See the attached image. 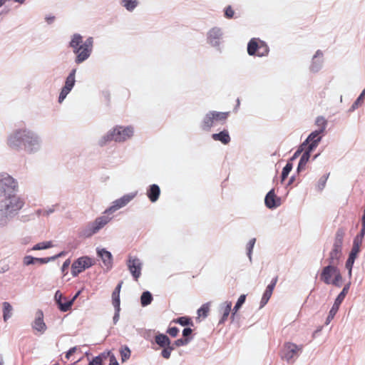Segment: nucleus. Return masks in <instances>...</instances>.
I'll return each mask as SVG.
<instances>
[{"instance_id": "f257e3e1", "label": "nucleus", "mask_w": 365, "mask_h": 365, "mask_svg": "<svg viewBox=\"0 0 365 365\" xmlns=\"http://www.w3.org/2000/svg\"><path fill=\"white\" fill-rule=\"evenodd\" d=\"M7 145L13 150L31 155L41 150L42 139L36 132L31 129L17 128L9 135Z\"/></svg>"}, {"instance_id": "f03ea898", "label": "nucleus", "mask_w": 365, "mask_h": 365, "mask_svg": "<svg viewBox=\"0 0 365 365\" xmlns=\"http://www.w3.org/2000/svg\"><path fill=\"white\" fill-rule=\"evenodd\" d=\"M94 39L88 37L83 41V36L80 34H74L71 36L68 46L72 48L76 54L75 63L81 64L86 61L91 55L93 48Z\"/></svg>"}, {"instance_id": "7ed1b4c3", "label": "nucleus", "mask_w": 365, "mask_h": 365, "mask_svg": "<svg viewBox=\"0 0 365 365\" xmlns=\"http://www.w3.org/2000/svg\"><path fill=\"white\" fill-rule=\"evenodd\" d=\"M25 204L21 197L0 200V227H6L22 209Z\"/></svg>"}, {"instance_id": "20e7f679", "label": "nucleus", "mask_w": 365, "mask_h": 365, "mask_svg": "<svg viewBox=\"0 0 365 365\" xmlns=\"http://www.w3.org/2000/svg\"><path fill=\"white\" fill-rule=\"evenodd\" d=\"M133 128L130 125L126 127L116 125L101 137L98 141V145L103 147L112 140L115 142L125 141L133 136Z\"/></svg>"}, {"instance_id": "39448f33", "label": "nucleus", "mask_w": 365, "mask_h": 365, "mask_svg": "<svg viewBox=\"0 0 365 365\" xmlns=\"http://www.w3.org/2000/svg\"><path fill=\"white\" fill-rule=\"evenodd\" d=\"M18 182L6 173H0V197L13 198L17 195Z\"/></svg>"}, {"instance_id": "423d86ee", "label": "nucleus", "mask_w": 365, "mask_h": 365, "mask_svg": "<svg viewBox=\"0 0 365 365\" xmlns=\"http://www.w3.org/2000/svg\"><path fill=\"white\" fill-rule=\"evenodd\" d=\"M229 115V112L210 110L204 115L200 123V128L203 131H210L217 123H225Z\"/></svg>"}, {"instance_id": "0eeeda50", "label": "nucleus", "mask_w": 365, "mask_h": 365, "mask_svg": "<svg viewBox=\"0 0 365 365\" xmlns=\"http://www.w3.org/2000/svg\"><path fill=\"white\" fill-rule=\"evenodd\" d=\"M110 220L111 217L106 215L97 217L94 221L88 223L81 228L79 231V237L84 238L91 237L103 228Z\"/></svg>"}, {"instance_id": "6e6552de", "label": "nucleus", "mask_w": 365, "mask_h": 365, "mask_svg": "<svg viewBox=\"0 0 365 365\" xmlns=\"http://www.w3.org/2000/svg\"><path fill=\"white\" fill-rule=\"evenodd\" d=\"M94 264L93 259L88 256L80 257L71 264V274L73 277L78 276L86 269L90 268Z\"/></svg>"}, {"instance_id": "1a4fd4ad", "label": "nucleus", "mask_w": 365, "mask_h": 365, "mask_svg": "<svg viewBox=\"0 0 365 365\" xmlns=\"http://www.w3.org/2000/svg\"><path fill=\"white\" fill-rule=\"evenodd\" d=\"M223 35L222 29L220 27L215 26L207 33V43L221 52L220 46L223 42Z\"/></svg>"}, {"instance_id": "9d476101", "label": "nucleus", "mask_w": 365, "mask_h": 365, "mask_svg": "<svg viewBox=\"0 0 365 365\" xmlns=\"http://www.w3.org/2000/svg\"><path fill=\"white\" fill-rule=\"evenodd\" d=\"M77 68H73L71 69L68 76L66 78L65 83L61 88L58 101L61 103L66 98L68 94L72 91L76 83V73Z\"/></svg>"}, {"instance_id": "9b49d317", "label": "nucleus", "mask_w": 365, "mask_h": 365, "mask_svg": "<svg viewBox=\"0 0 365 365\" xmlns=\"http://www.w3.org/2000/svg\"><path fill=\"white\" fill-rule=\"evenodd\" d=\"M322 139V135H317V133H311L300 145L301 147L303 148V152L308 153V154L311 155L317 148Z\"/></svg>"}, {"instance_id": "f8f14e48", "label": "nucleus", "mask_w": 365, "mask_h": 365, "mask_svg": "<svg viewBox=\"0 0 365 365\" xmlns=\"http://www.w3.org/2000/svg\"><path fill=\"white\" fill-rule=\"evenodd\" d=\"M136 195V192H130L124 195L121 197L114 200L112 202V205L107 208L104 213H113L116 210L127 205Z\"/></svg>"}, {"instance_id": "ddd939ff", "label": "nucleus", "mask_w": 365, "mask_h": 365, "mask_svg": "<svg viewBox=\"0 0 365 365\" xmlns=\"http://www.w3.org/2000/svg\"><path fill=\"white\" fill-rule=\"evenodd\" d=\"M127 265L133 279L137 281L141 275L142 262L138 258L130 257L127 262Z\"/></svg>"}, {"instance_id": "4468645a", "label": "nucleus", "mask_w": 365, "mask_h": 365, "mask_svg": "<svg viewBox=\"0 0 365 365\" xmlns=\"http://www.w3.org/2000/svg\"><path fill=\"white\" fill-rule=\"evenodd\" d=\"M265 206L270 210H274L279 207L282 204L281 197L275 194L274 189H271L264 197Z\"/></svg>"}, {"instance_id": "2eb2a0df", "label": "nucleus", "mask_w": 365, "mask_h": 365, "mask_svg": "<svg viewBox=\"0 0 365 365\" xmlns=\"http://www.w3.org/2000/svg\"><path fill=\"white\" fill-rule=\"evenodd\" d=\"M301 349L296 344H285L282 350V358L289 361L297 355Z\"/></svg>"}, {"instance_id": "dca6fc26", "label": "nucleus", "mask_w": 365, "mask_h": 365, "mask_svg": "<svg viewBox=\"0 0 365 365\" xmlns=\"http://www.w3.org/2000/svg\"><path fill=\"white\" fill-rule=\"evenodd\" d=\"M278 280V277L276 276L274 278L272 279L270 283L267 286L265 291L263 293L262 297L260 301V306L259 308L264 307L268 301L269 300L270 297H272L273 290L276 286V284Z\"/></svg>"}, {"instance_id": "f3484780", "label": "nucleus", "mask_w": 365, "mask_h": 365, "mask_svg": "<svg viewBox=\"0 0 365 365\" xmlns=\"http://www.w3.org/2000/svg\"><path fill=\"white\" fill-rule=\"evenodd\" d=\"M96 253L98 257L101 259L103 264L110 270L113 267V255L110 252L105 248H97Z\"/></svg>"}, {"instance_id": "a211bd4d", "label": "nucleus", "mask_w": 365, "mask_h": 365, "mask_svg": "<svg viewBox=\"0 0 365 365\" xmlns=\"http://www.w3.org/2000/svg\"><path fill=\"white\" fill-rule=\"evenodd\" d=\"M338 267L334 266H325L320 273V280L326 284H330L334 274L336 272Z\"/></svg>"}, {"instance_id": "6ab92c4d", "label": "nucleus", "mask_w": 365, "mask_h": 365, "mask_svg": "<svg viewBox=\"0 0 365 365\" xmlns=\"http://www.w3.org/2000/svg\"><path fill=\"white\" fill-rule=\"evenodd\" d=\"M323 53L321 50H317L313 56L309 70L312 73L319 72L322 68L323 65Z\"/></svg>"}, {"instance_id": "aec40b11", "label": "nucleus", "mask_w": 365, "mask_h": 365, "mask_svg": "<svg viewBox=\"0 0 365 365\" xmlns=\"http://www.w3.org/2000/svg\"><path fill=\"white\" fill-rule=\"evenodd\" d=\"M32 327L34 329L43 333L46 329V325L43 322V313L38 309L36 314V318L33 322Z\"/></svg>"}, {"instance_id": "412c9836", "label": "nucleus", "mask_w": 365, "mask_h": 365, "mask_svg": "<svg viewBox=\"0 0 365 365\" xmlns=\"http://www.w3.org/2000/svg\"><path fill=\"white\" fill-rule=\"evenodd\" d=\"M48 262H50L49 257H34L31 255H26L23 258V263L26 266L35 264L36 263L43 264Z\"/></svg>"}, {"instance_id": "4be33fe9", "label": "nucleus", "mask_w": 365, "mask_h": 365, "mask_svg": "<svg viewBox=\"0 0 365 365\" xmlns=\"http://www.w3.org/2000/svg\"><path fill=\"white\" fill-rule=\"evenodd\" d=\"M346 230L344 227H339L336 232L333 247L342 250L344 237Z\"/></svg>"}, {"instance_id": "5701e85b", "label": "nucleus", "mask_w": 365, "mask_h": 365, "mask_svg": "<svg viewBox=\"0 0 365 365\" xmlns=\"http://www.w3.org/2000/svg\"><path fill=\"white\" fill-rule=\"evenodd\" d=\"M160 195V187L157 184L150 185L147 190V196L152 202H156Z\"/></svg>"}, {"instance_id": "b1692460", "label": "nucleus", "mask_w": 365, "mask_h": 365, "mask_svg": "<svg viewBox=\"0 0 365 365\" xmlns=\"http://www.w3.org/2000/svg\"><path fill=\"white\" fill-rule=\"evenodd\" d=\"M261 40L256 38H252L247 43V53L250 56H257Z\"/></svg>"}, {"instance_id": "393cba45", "label": "nucleus", "mask_w": 365, "mask_h": 365, "mask_svg": "<svg viewBox=\"0 0 365 365\" xmlns=\"http://www.w3.org/2000/svg\"><path fill=\"white\" fill-rule=\"evenodd\" d=\"M211 137L214 140L220 141L224 145H227L231 140L229 132L226 129H224L217 133L212 134Z\"/></svg>"}, {"instance_id": "a878e982", "label": "nucleus", "mask_w": 365, "mask_h": 365, "mask_svg": "<svg viewBox=\"0 0 365 365\" xmlns=\"http://www.w3.org/2000/svg\"><path fill=\"white\" fill-rule=\"evenodd\" d=\"M192 327H186L182 331V338L175 340L174 342H190L193 339L195 335Z\"/></svg>"}, {"instance_id": "bb28decb", "label": "nucleus", "mask_w": 365, "mask_h": 365, "mask_svg": "<svg viewBox=\"0 0 365 365\" xmlns=\"http://www.w3.org/2000/svg\"><path fill=\"white\" fill-rule=\"evenodd\" d=\"M172 323L178 324L185 327L188 326L194 327L193 321L192 320L191 317L188 316H183L174 319L171 321L170 324Z\"/></svg>"}, {"instance_id": "cd10ccee", "label": "nucleus", "mask_w": 365, "mask_h": 365, "mask_svg": "<svg viewBox=\"0 0 365 365\" xmlns=\"http://www.w3.org/2000/svg\"><path fill=\"white\" fill-rule=\"evenodd\" d=\"M315 123L319 127L317 130L312 131V133H317V135H322V134L325 132L327 121L322 116H318L316 119Z\"/></svg>"}, {"instance_id": "c85d7f7f", "label": "nucleus", "mask_w": 365, "mask_h": 365, "mask_svg": "<svg viewBox=\"0 0 365 365\" xmlns=\"http://www.w3.org/2000/svg\"><path fill=\"white\" fill-rule=\"evenodd\" d=\"M54 300H55V302L58 308V309L62 312H68V310H66L62 308L61 306H63L65 304H63V300L66 301L67 300V298L63 297V295L62 294V293L59 291V290H57L54 294Z\"/></svg>"}, {"instance_id": "c756f323", "label": "nucleus", "mask_w": 365, "mask_h": 365, "mask_svg": "<svg viewBox=\"0 0 365 365\" xmlns=\"http://www.w3.org/2000/svg\"><path fill=\"white\" fill-rule=\"evenodd\" d=\"M246 297L247 295L246 294H241L240 296V297L238 298L236 304H235L234 306V308L232 309V312L231 313V317L230 318L232 319V320L233 321L234 319H235V314H237V312H238V310L242 307V305L245 304V300H246Z\"/></svg>"}, {"instance_id": "7c9ffc66", "label": "nucleus", "mask_w": 365, "mask_h": 365, "mask_svg": "<svg viewBox=\"0 0 365 365\" xmlns=\"http://www.w3.org/2000/svg\"><path fill=\"white\" fill-rule=\"evenodd\" d=\"M123 284V282H120L117 286L115 287V289L113 290L112 293V302L113 305H118L120 304V289Z\"/></svg>"}, {"instance_id": "2f4dec72", "label": "nucleus", "mask_w": 365, "mask_h": 365, "mask_svg": "<svg viewBox=\"0 0 365 365\" xmlns=\"http://www.w3.org/2000/svg\"><path fill=\"white\" fill-rule=\"evenodd\" d=\"M153 299V294L149 291H144L140 296V304L147 307L151 304Z\"/></svg>"}, {"instance_id": "473e14b6", "label": "nucleus", "mask_w": 365, "mask_h": 365, "mask_svg": "<svg viewBox=\"0 0 365 365\" xmlns=\"http://www.w3.org/2000/svg\"><path fill=\"white\" fill-rule=\"evenodd\" d=\"M139 2L138 0H121L120 4L128 11H133L138 5Z\"/></svg>"}, {"instance_id": "72a5a7b5", "label": "nucleus", "mask_w": 365, "mask_h": 365, "mask_svg": "<svg viewBox=\"0 0 365 365\" xmlns=\"http://www.w3.org/2000/svg\"><path fill=\"white\" fill-rule=\"evenodd\" d=\"M3 305V318L5 322L10 319L12 316L13 307L10 303L4 302Z\"/></svg>"}, {"instance_id": "f704fd0d", "label": "nucleus", "mask_w": 365, "mask_h": 365, "mask_svg": "<svg viewBox=\"0 0 365 365\" xmlns=\"http://www.w3.org/2000/svg\"><path fill=\"white\" fill-rule=\"evenodd\" d=\"M53 246V242L51 241L41 242L34 245L31 249L28 250L27 252L31 250H47L52 247Z\"/></svg>"}, {"instance_id": "c9c22d12", "label": "nucleus", "mask_w": 365, "mask_h": 365, "mask_svg": "<svg viewBox=\"0 0 365 365\" xmlns=\"http://www.w3.org/2000/svg\"><path fill=\"white\" fill-rule=\"evenodd\" d=\"M364 98H365V88L361 91L360 95L358 96V98L356 99V101L353 103V104L349 109V112H353L356 108H358L359 106L364 102Z\"/></svg>"}, {"instance_id": "e433bc0d", "label": "nucleus", "mask_w": 365, "mask_h": 365, "mask_svg": "<svg viewBox=\"0 0 365 365\" xmlns=\"http://www.w3.org/2000/svg\"><path fill=\"white\" fill-rule=\"evenodd\" d=\"M342 279V274L340 272V269L338 268L336 272L333 277V279L330 282V284H332L336 287H340L341 286Z\"/></svg>"}, {"instance_id": "4c0bfd02", "label": "nucleus", "mask_w": 365, "mask_h": 365, "mask_svg": "<svg viewBox=\"0 0 365 365\" xmlns=\"http://www.w3.org/2000/svg\"><path fill=\"white\" fill-rule=\"evenodd\" d=\"M293 168V163H287L285 165V166L283 168L282 173H281V183H283L284 180L288 177L289 173Z\"/></svg>"}, {"instance_id": "58836bf2", "label": "nucleus", "mask_w": 365, "mask_h": 365, "mask_svg": "<svg viewBox=\"0 0 365 365\" xmlns=\"http://www.w3.org/2000/svg\"><path fill=\"white\" fill-rule=\"evenodd\" d=\"M158 345H159L160 347H162L163 348V351H162V356L165 358V359H168L170 356V352L173 349H174V346H170V344H157Z\"/></svg>"}, {"instance_id": "ea45409f", "label": "nucleus", "mask_w": 365, "mask_h": 365, "mask_svg": "<svg viewBox=\"0 0 365 365\" xmlns=\"http://www.w3.org/2000/svg\"><path fill=\"white\" fill-rule=\"evenodd\" d=\"M339 307H336L335 305H332L331 309L329 312L328 316L325 320L324 324L328 325L330 324L331 320L334 318L335 315L339 311Z\"/></svg>"}, {"instance_id": "a19ab883", "label": "nucleus", "mask_w": 365, "mask_h": 365, "mask_svg": "<svg viewBox=\"0 0 365 365\" xmlns=\"http://www.w3.org/2000/svg\"><path fill=\"white\" fill-rule=\"evenodd\" d=\"M255 242H256V238H252L250 240V241L247 244V247H246L247 255L250 262H252V251H253V248L255 245Z\"/></svg>"}, {"instance_id": "79ce46f5", "label": "nucleus", "mask_w": 365, "mask_h": 365, "mask_svg": "<svg viewBox=\"0 0 365 365\" xmlns=\"http://www.w3.org/2000/svg\"><path fill=\"white\" fill-rule=\"evenodd\" d=\"M81 291H78L76 294L72 297L71 299H67L65 304L63 306H61L63 309L69 311L71 309L72 305L73 304L76 299L78 297V296L81 294Z\"/></svg>"}, {"instance_id": "37998d69", "label": "nucleus", "mask_w": 365, "mask_h": 365, "mask_svg": "<svg viewBox=\"0 0 365 365\" xmlns=\"http://www.w3.org/2000/svg\"><path fill=\"white\" fill-rule=\"evenodd\" d=\"M108 362L109 365H119L115 356L110 351L105 352V364Z\"/></svg>"}, {"instance_id": "c03bdc74", "label": "nucleus", "mask_w": 365, "mask_h": 365, "mask_svg": "<svg viewBox=\"0 0 365 365\" xmlns=\"http://www.w3.org/2000/svg\"><path fill=\"white\" fill-rule=\"evenodd\" d=\"M210 309V304L205 303L202 304L198 309H197V314L199 317H202L203 318H205L208 315Z\"/></svg>"}, {"instance_id": "a18cd8bd", "label": "nucleus", "mask_w": 365, "mask_h": 365, "mask_svg": "<svg viewBox=\"0 0 365 365\" xmlns=\"http://www.w3.org/2000/svg\"><path fill=\"white\" fill-rule=\"evenodd\" d=\"M151 342H171L170 339L166 334L156 332L155 335V341Z\"/></svg>"}, {"instance_id": "49530a36", "label": "nucleus", "mask_w": 365, "mask_h": 365, "mask_svg": "<svg viewBox=\"0 0 365 365\" xmlns=\"http://www.w3.org/2000/svg\"><path fill=\"white\" fill-rule=\"evenodd\" d=\"M105 364V352L99 356L95 357L90 363L89 365H104Z\"/></svg>"}, {"instance_id": "de8ad7c7", "label": "nucleus", "mask_w": 365, "mask_h": 365, "mask_svg": "<svg viewBox=\"0 0 365 365\" xmlns=\"http://www.w3.org/2000/svg\"><path fill=\"white\" fill-rule=\"evenodd\" d=\"M269 51V49L268 46L265 43L264 41H262L260 46H259V52L257 53V56H259V57L265 56L268 54Z\"/></svg>"}, {"instance_id": "09e8293b", "label": "nucleus", "mask_w": 365, "mask_h": 365, "mask_svg": "<svg viewBox=\"0 0 365 365\" xmlns=\"http://www.w3.org/2000/svg\"><path fill=\"white\" fill-rule=\"evenodd\" d=\"M329 255L340 262L341 258L342 257V250L332 247L329 252Z\"/></svg>"}, {"instance_id": "8fccbe9b", "label": "nucleus", "mask_w": 365, "mask_h": 365, "mask_svg": "<svg viewBox=\"0 0 365 365\" xmlns=\"http://www.w3.org/2000/svg\"><path fill=\"white\" fill-rule=\"evenodd\" d=\"M329 173H328L327 175H324L319 178L318 185H317V189L319 191H322L324 190V188L326 185L327 180L329 178Z\"/></svg>"}, {"instance_id": "3c124183", "label": "nucleus", "mask_w": 365, "mask_h": 365, "mask_svg": "<svg viewBox=\"0 0 365 365\" xmlns=\"http://www.w3.org/2000/svg\"><path fill=\"white\" fill-rule=\"evenodd\" d=\"M357 256L356 255H352V254H349V256H348V258L346 261V263H345V267H353L354 266V262L356 259Z\"/></svg>"}, {"instance_id": "603ef678", "label": "nucleus", "mask_w": 365, "mask_h": 365, "mask_svg": "<svg viewBox=\"0 0 365 365\" xmlns=\"http://www.w3.org/2000/svg\"><path fill=\"white\" fill-rule=\"evenodd\" d=\"M122 361H125L130 356V351L128 347H125L120 350Z\"/></svg>"}, {"instance_id": "864d4df0", "label": "nucleus", "mask_w": 365, "mask_h": 365, "mask_svg": "<svg viewBox=\"0 0 365 365\" xmlns=\"http://www.w3.org/2000/svg\"><path fill=\"white\" fill-rule=\"evenodd\" d=\"M346 296V295H345L344 292H340L336 297L333 304L335 305L336 307H339L343 301L344 300Z\"/></svg>"}, {"instance_id": "5fc2aeb1", "label": "nucleus", "mask_w": 365, "mask_h": 365, "mask_svg": "<svg viewBox=\"0 0 365 365\" xmlns=\"http://www.w3.org/2000/svg\"><path fill=\"white\" fill-rule=\"evenodd\" d=\"M302 152L303 148H302L301 145H299L297 150L292 155V156L287 160V163H292L294 160L299 158V156L302 153Z\"/></svg>"}, {"instance_id": "6e6d98bb", "label": "nucleus", "mask_w": 365, "mask_h": 365, "mask_svg": "<svg viewBox=\"0 0 365 365\" xmlns=\"http://www.w3.org/2000/svg\"><path fill=\"white\" fill-rule=\"evenodd\" d=\"M224 14H225V16L227 19H230L233 18L234 14H235V11H234V10H233V9L232 8L231 6H227L225 9Z\"/></svg>"}, {"instance_id": "4d7b16f0", "label": "nucleus", "mask_w": 365, "mask_h": 365, "mask_svg": "<svg viewBox=\"0 0 365 365\" xmlns=\"http://www.w3.org/2000/svg\"><path fill=\"white\" fill-rule=\"evenodd\" d=\"M166 333L170 334L172 337H176L179 333V329L176 327H168Z\"/></svg>"}, {"instance_id": "13d9d810", "label": "nucleus", "mask_w": 365, "mask_h": 365, "mask_svg": "<svg viewBox=\"0 0 365 365\" xmlns=\"http://www.w3.org/2000/svg\"><path fill=\"white\" fill-rule=\"evenodd\" d=\"M311 158V155L308 154V153L302 152L301 158L299 159V163L307 165L309 160Z\"/></svg>"}, {"instance_id": "bf43d9fd", "label": "nucleus", "mask_w": 365, "mask_h": 365, "mask_svg": "<svg viewBox=\"0 0 365 365\" xmlns=\"http://www.w3.org/2000/svg\"><path fill=\"white\" fill-rule=\"evenodd\" d=\"M114 307V309H115V314H114V316L113 317V323L114 324H116V322L118 321L119 319V317H120V306H117V305H113Z\"/></svg>"}, {"instance_id": "052dcab7", "label": "nucleus", "mask_w": 365, "mask_h": 365, "mask_svg": "<svg viewBox=\"0 0 365 365\" xmlns=\"http://www.w3.org/2000/svg\"><path fill=\"white\" fill-rule=\"evenodd\" d=\"M327 262H328V264L327 266H334V267H337L340 263L336 259H335L334 257H331L329 255V257L327 259Z\"/></svg>"}, {"instance_id": "680f3d73", "label": "nucleus", "mask_w": 365, "mask_h": 365, "mask_svg": "<svg viewBox=\"0 0 365 365\" xmlns=\"http://www.w3.org/2000/svg\"><path fill=\"white\" fill-rule=\"evenodd\" d=\"M360 247L361 246L359 245L353 244L351 250L349 253L358 256L361 250Z\"/></svg>"}, {"instance_id": "e2e57ef3", "label": "nucleus", "mask_w": 365, "mask_h": 365, "mask_svg": "<svg viewBox=\"0 0 365 365\" xmlns=\"http://www.w3.org/2000/svg\"><path fill=\"white\" fill-rule=\"evenodd\" d=\"M232 310V302H226L225 304L223 307V312L230 314Z\"/></svg>"}, {"instance_id": "0e129e2a", "label": "nucleus", "mask_w": 365, "mask_h": 365, "mask_svg": "<svg viewBox=\"0 0 365 365\" xmlns=\"http://www.w3.org/2000/svg\"><path fill=\"white\" fill-rule=\"evenodd\" d=\"M58 204L54 205H52V207H49L48 209L43 210V215H46V216H48L49 215H51V214H52L53 212H54V211H55V207H58Z\"/></svg>"}, {"instance_id": "69168bd1", "label": "nucleus", "mask_w": 365, "mask_h": 365, "mask_svg": "<svg viewBox=\"0 0 365 365\" xmlns=\"http://www.w3.org/2000/svg\"><path fill=\"white\" fill-rule=\"evenodd\" d=\"M70 264H71L70 259H67L65 260V262L63 263L61 269V272L63 273H64L68 269Z\"/></svg>"}, {"instance_id": "338daca9", "label": "nucleus", "mask_w": 365, "mask_h": 365, "mask_svg": "<svg viewBox=\"0 0 365 365\" xmlns=\"http://www.w3.org/2000/svg\"><path fill=\"white\" fill-rule=\"evenodd\" d=\"M306 165H307L299 162L297 168V173L299 176L300 175L301 173L305 170Z\"/></svg>"}, {"instance_id": "774afa93", "label": "nucleus", "mask_w": 365, "mask_h": 365, "mask_svg": "<svg viewBox=\"0 0 365 365\" xmlns=\"http://www.w3.org/2000/svg\"><path fill=\"white\" fill-rule=\"evenodd\" d=\"M363 237L356 235V237L354 238L353 244L361 246L363 242Z\"/></svg>"}]
</instances>
